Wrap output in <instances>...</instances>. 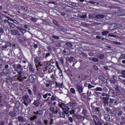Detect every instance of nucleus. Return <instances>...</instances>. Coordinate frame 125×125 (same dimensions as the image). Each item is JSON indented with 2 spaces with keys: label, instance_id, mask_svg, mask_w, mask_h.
Returning a JSON list of instances; mask_svg holds the SVG:
<instances>
[{
  "label": "nucleus",
  "instance_id": "nucleus-1",
  "mask_svg": "<svg viewBox=\"0 0 125 125\" xmlns=\"http://www.w3.org/2000/svg\"><path fill=\"white\" fill-rule=\"evenodd\" d=\"M13 68L15 69V71H17V73L19 74L20 77L23 76L24 72L22 70V66L21 64L18 63L17 64H14Z\"/></svg>",
  "mask_w": 125,
  "mask_h": 125
},
{
  "label": "nucleus",
  "instance_id": "nucleus-2",
  "mask_svg": "<svg viewBox=\"0 0 125 125\" xmlns=\"http://www.w3.org/2000/svg\"><path fill=\"white\" fill-rule=\"evenodd\" d=\"M34 63L37 70H39V69H40V67L42 66V61L41 60V58H40L39 57H36V58H35Z\"/></svg>",
  "mask_w": 125,
  "mask_h": 125
},
{
  "label": "nucleus",
  "instance_id": "nucleus-3",
  "mask_svg": "<svg viewBox=\"0 0 125 125\" xmlns=\"http://www.w3.org/2000/svg\"><path fill=\"white\" fill-rule=\"evenodd\" d=\"M92 118L93 119L94 123L93 125H103V123L99 120L98 116L96 115H93Z\"/></svg>",
  "mask_w": 125,
  "mask_h": 125
},
{
  "label": "nucleus",
  "instance_id": "nucleus-4",
  "mask_svg": "<svg viewBox=\"0 0 125 125\" xmlns=\"http://www.w3.org/2000/svg\"><path fill=\"white\" fill-rule=\"evenodd\" d=\"M101 99L103 104H104V107L109 105V100H110L109 97H103L101 98Z\"/></svg>",
  "mask_w": 125,
  "mask_h": 125
},
{
  "label": "nucleus",
  "instance_id": "nucleus-5",
  "mask_svg": "<svg viewBox=\"0 0 125 125\" xmlns=\"http://www.w3.org/2000/svg\"><path fill=\"white\" fill-rule=\"evenodd\" d=\"M60 107L62 109L63 112L65 113L66 115H68L69 114V110L70 108L68 106H66L64 104H60Z\"/></svg>",
  "mask_w": 125,
  "mask_h": 125
},
{
  "label": "nucleus",
  "instance_id": "nucleus-6",
  "mask_svg": "<svg viewBox=\"0 0 125 125\" xmlns=\"http://www.w3.org/2000/svg\"><path fill=\"white\" fill-rule=\"evenodd\" d=\"M36 75L35 74H31L29 76V80L32 83H34L36 82Z\"/></svg>",
  "mask_w": 125,
  "mask_h": 125
},
{
  "label": "nucleus",
  "instance_id": "nucleus-7",
  "mask_svg": "<svg viewBox=\"0 0 125 125\" xmlns=\"http://www.w3.org/2000/svg\"><path fill=\"white\" fill-rule=\"evenodd\" d=\"M78 92L80 93H83V87L80 85H77L76 86Z\"/></svg>",
  "mask_w": 125,
  "mask_h": 125
},
{
  "label": "nucleus",
  "instance_id": "nucleus-8",
  "mask_svg": "<svg viewBox=\"0 0 125 125\" xmlns=\"http://www.w3.org/2000/svg\"><path fill=\"white\" fill-rule=\"evenodd\" d=\"M11 33L14 36H18V37H20V36H21V34L17 30L13 29L11 31Z\"/></svg>",
  "mask_w": 125,
  "mask_h": 125
},
{
  "label": "nucleus",
  "instance_id": "nucleus-9",
  "mask_svg": "<svg viewBox=\"0 0 125 125\" xmlns=\"http://www.w3.org/2000/svg\"><path fill=\"white\" fill-rule=\"evenodd\" d=\"M29 99V95H25L22 96V100H23V104L24 105L27 106L28 105L27 103H26V101H28Z\"/></svg>",
  "mask_w": 125,
  "mask_h": 125
},
{
  "label": "nucleus",
  "instance_id": "nucleus-10",
  "mask_svg": "<svg viewBox=\"0 0 125 125\" xmlns=\"http://www.w3.org/2000/svg\"><path fill=\"white\" fill-rule=\"evenodd\" d=\"M108 94L109 96H111V97H114L115 95V91L112 89H109Z\"/></svg>",
  "mask_w": 125,
  "mask_h": 125
},
{
  "label": "nucleus",
  "instance_id": "nucleus-11",
  "mask_svg": "<svg viewBox=\"0 0 125 125\" xmlns=\"http://www.w3.org/2000/svg\"><path fill=\"white\" fill-rule=\"evenodd\" d=\"M5 17H6V18H7L8 20H9V21H12V22H13V23H15V24H16L17 25L19 24V22L17 21L13 20L9 17L6 16H5Z\"/></svg>",
  "mask_w": 125,
  "mask_h": 125
},
{
  "label": "nucleus",
  "instance_id": "nucleus-12",
  "mask_svg": "<svg viewBox=\"0 0 125 125\" xmlns=\"http://www.w3.org/2000/svg\"><path fill=\"white\" fill-rule=\"evenodd\" d=\"M55 87L56 88H58V87L59 88H62V87H63V83H59L56 82Z\"/></svg>",
  "mask_w": 125,
  "mask_h": 125
},
{
  "label": "nucleus",
  "instance_id": "nucleus-13",
  "mask_svg": "<svg viewBox=\"0 0 125 125\" xmlns=\"http://www.w3.org/2000/svg\"><path fill=\"white\" fill-rule=\"evenodd\" d=\"M29 71L30 73H32V74H34L35 73V68H34V66L32 64H29Z\"/></svg>",
  "mask_w": 125,
  "mask_h": 125
},
{
  "label": "nucleus",
  "instance_id": "nucleus-14",
  "mask_svg": "<svg viewBox=\"0 0 125 125\" xmlns=\"http://www.w3.org/2000/svg\"><path fill=\"white\" fill-rule=\"evenodd\" d=\"M58 114H59L61 118H65V112H62L61 111H58Z\"/></svg>",
  "mask_w": 125,
  "mask_h": 125
},
{
  "label": "nucleus",
  "instance_id": "nucleus-15",
  "mask_svg": "<svg viewBox=\"0 0 125 125\" xmlns=\"http://www.w3.org/2000/svg\"><path fill=\"white\" fill-rule=\"evenodd\" d=\"M34 114L35 115H39L40 116H42L43 114V111L42 110H39L37 111V112H34Z\"/></svg>",
  "mask_w": 125,
  "mask_h": 125
},
{
  "label": "nucleus",
  "instance_id": "nucleus-16",
  "mask_svg": "<svg viewBox=\"0 0 125 125\" xmlns=\"http://www.w3.org/2000/svg\"><path fill=\"white\" fill-rule=\"evenodd\" d=\"M65 10L66 12H69L70 11H72L73 10V7L68 6L65 7Z\"/></svg>",
  "mask_w": 125,
  "mask_h": 125
},
{
  "label": "nucleus",
  "instance_id": "nucleus-17",
  "mask_svg": "<svg viewBox=\"0 0 125 125\" xmlns=\"http://www.w3.org/2000/svg\"><path fill=\"white\" fill-rule=\"evenodd\" d=\"M104 118L106 122H109V121L111 120V118H110V115L108 114H104Z\"/></svg>",
  "mask_w": 125,
  "mask_h": 125
},
{
  "label": "nucleus",
  "instance_id": "nucleus-18",
  "mask_svg": "<svg viewBox=\"0 0 125 125\" xmlns=\"http://www.w3.org/2000/svg\"><path fill=\"white\" fill-rule=\"evenodd\" d=\"M50 111L53 113L54 114H58V111L57 110H55L54 107H52L49 108Z\"/></svg>",
  "mask_w": 125,
  "mask_h": 125
},
{
  "label": "nucleus",
  "instance_id": "nucleus-19",
  "mask_svg": "<svg viewBox=\"0 0 125 125\" xmlns=\"http://www.w3.org/2000/svg\"><path fill=\"white\" fill-rule=\"evenodd\" d=\"M33 104L34 106H36V107H39V106H40V104H41V103H40V101L36 100V101H34Z\"/></svg>",
  "mask_w": 125,
  "mask_h": 125
},
{
  "label": "nucleus",
  "instance_id": "nucleus-20",
  "mask_svg": "<svg viewBox=\"0 0 125 125\" xmlns=\"http://www.w3.org/2000/svg\"><path fill=\"white\" fill-rule=\"evenodd\" d=\"M87 79H88V75L86 74L82 75V79L83 81H85V80H87Z\"/></svg>",
  "mask_w": 125,
  "mask_h": 125
},
{
  "label": "nucleus",
  "instance_id": "nucleus-21",
  "mask_svg": "<svg viewBox=\"0 0 125 125\" xmlns=\"http://www.w3.org/2000/svg\"><path fill=\"white\" fill-rule=\"evenodd\" d=\"M104 17H105V16L103 14H100L96 16V18L97 19H101V18H104Z\"/></svg>",
  "mask_w": 125,
  "mask_h": 125
},
{
  "label": "nucleus",
  "instance_id": "nucleus-22",
  "mask_svg": "<svg viewBox=\"0 0 125 125\" xmlns=\"http://www.w3.org/2000/svg\"><path fill=\"white\" fill-rule=\"evenodd\" d=\"M99 79L100 80H101V81H102L104 83L107 82V80L105 79V78L104 77L102 76H100L99 77Z\"/></svg>",
  "mask_w": 125,
  "mask_h": 125
},
{
  "label": "nucleus",
  "instance_id": "nucleus-23",
  "mask_svg": "<svg viewBox=\"0 0 125 125\" xmlns=\"http://www.w3.org/2000/svg\"><path fill=\"white\" fill-rule=\"evenodd\" d=\"M18 29L20 30V31H21V32L22 33V34H25V33H26V29L23 28V27H19L18 28Z\"/></svg>",
  "mask_w": 125,
  "mask_h": 125
},
{
  "label": "nucleus",
  "instance_id": "nucleus-24",
  "mask_svg": "<svg viewBox=\"0 0 125 125\" xmlns=\"http://www.w3.org/2000/svg\"><path fill=\"white\" fill-rule=\"evenodd\" d=\"M9 115L10 117H14L15 116H16V113L14 112V111H10Z\"/></svg>",
  "mask_w": 125,
  "mask_h": 125
},
{
  "label": "nucleus",
  "instance_id": "nucleus-25",
  "mask_svg": "<svg viewBox=\"0 0 125 125\" xmlns=\"http://www.w3.org/2000/svg\"><path fill=\"white\" fill-rule=\"evenodd\" d=\"M95 110V114L96 115H98V116H100V115H101V114H100V112L99 111V109L98 108V107H96Z\"/></svg>",
  "mask_w": 125,
  "mask_h": 125
},
{
  "label": "nucleus",
  "instance_id": "nucleus-26",
  "mask_svg": "<svg viewBox=\"0 0 125 125\" xmlns=\"http://www.w3.org/2000/svg\"><path fill=\"white\" fill-rule=\"evenodd\" d=\"M51 100H52V101H57V100H59V99L54 96H52L51 97Z\"/></svg>",
  "mask_w": 125,
  "mask_h": 125
},
{
  "label": "nucleus",
  "instance_id": "nucleus-27",
  "mask_svg": "<svg viewBox=\"0 0 125 125\" xmlns=\"http://www.w3.org/2000/svg\"><path fill=\"white\" fill-rule=\"evenodd\" d=\"M75 117L77 120H82V119L83 118V117L82 115H80L79 114L75 115Z\"/></svg>",
  "mask_w": 125,
  "mask_h": 125
},
{
  "label": "nucleus",
  "instance_id": "nucleus-28",
  "mask_svg": "<svg viewBox=\"0 0 125 125\" xmlns=\"http://www.w3.org/2000/svg\"><path fill=\"white\" fill-rule=\"evenodd\" d=\"M7 47H8V44H5V45L1 46V48L2 50H4L5 49H6Z\"/></svg>",
  "mask_w": 125,
  "mask_h": 125
},
{
  "label": "nucleus",
  "instance_id": "nucleus-29",
  "mask_svg": "<svg viewBox=\"0 0 125 125\" xmlns=\"http://www.w3.org/2000/svg\"><path fill=\"white\" fill-rule=\"evenodd\" d=\"M21 8L23 11H28V7L24 6H22L21 7Z\"/></svg>",
  "mask_w": 125,
  "mask_h": 125
},
{
  "label": "nucleus",
  "instance_id": "nucleus-30",
  "mask_svg": "<svg viewBox=\"0 0 125 125\" xmlns=\"http://www.w3.org/2000/svg\"><path fill=\"white\" fill-rule=\"evenodd\" d=\"M70 92L72 93V94H76V90L73 87L70 88Z\"/></svg>",
  "mask_w": 125,
  "mask_h": 125
},
{
  "label": "nucleus",
  "instance_id": "nucleus-31",
  "mask_svg": "<svg viewBox=\"0 0 125 125\" xmlns=\"http://www.w3.org/2000/svg\"><path fill=\"white\" fill-rule=\"evenodd\" d=\"M18 120L19 121V122H24V118H23V117L21 116L18 117Z\"/></svg>",
  "mask_w": 125,
  "mask_h": 125
},
{
  "label": "nucleus",
  "instance_id": "nucleus-32",
  "mask_svg": "<svg viewBox=\"0 0 125 125\" xmlns=\"http://www.w3.org/2000/svg\"><path fill=\"white\" fill-rule=\"evenodd\" d=\"M95 90L96 91H102V90H103V89H102V88H101L100 87H97L95 89Z\"/></svg>",
  "mask_w": 125,
  "mask_h": 125
},
{
  "label": "nucleus",
  "instance_id": "nucleus-33",
  "mask_svg": "<svg viewBox=\"0 0 125 125\" xmlns=\"http://www.w3.org/2000/svg\"><path fill=\"white\" fill-rule=\"evenodd\" d=\"M9 25L10 26V28H15V24L11 22L9 23Z\"/></svg>",
  "mask_w": 125,
  "mask_h": 125
},
{
  "label": "nucleus",
  "instance_id": "nucleus-34",
  "mask_svg": "<svg viewBox=\"0 0 125 125\" xmlns=\"http://www.w3.org/2000/svg\"><path fill=\"white\" fill-rule=\"evenodd\" d=\"M67 50H68L67 49H64L63 50L64 55H69V52H67Z\"/></svg>",
  "mask_w": 125,
  "mask_h": 125
},
{
  "label": "nucleus",
  "instance_id": "nucleus-35",
  "mask_svg": "<svg viewBox=\"0 0 125 125\" xmlns=\"http://www.w3.org/2000/svg\"><path fill=\"white\" fill-rule=\"evenodd\" d=\"M65 45H67V46H69L70 47L73 46V44L70 42H66L65 43Z\"/></svg>",
  "mask_w": 125,
  "mask_h": 125
},
{
  "label": "nucleus",
  "instance_id": "nucleus-36",
  "mask_svg": "<svg viewBox=\"0 0 125 125\" xmlns=\"http://www.w3.org/2000/svg\"><path fill=\"white\" fill-rule=\"evenodd\" d=\"M82 114L83 115H84V116H85V115L87 114V111H86V109H85L84 108H83L82 111Z\"/></svg>",
  "mask_w": 125,
  "mask_h": 125
},
{
  "label": "nucleus",
  "instance_id": "nucleus-37",
  "mask_svg": "<svg viewBox=\"0 0 125 125\" xmlns=\"http://www.w3.org/2000/svg\"><path fill=\"white\" fill-rule=\"evenodd\" d=\"M53 22L54 24H55L56 25V26H59V22H58V21H57L56 20H53Z\"/></svg>",
  "mask_w": 125,
  "mask_h": 125
},
{
  "label": "nucleus",
  "instance_id": "nucleus-38",
  "mask_svg": "<svg viewBox=\"0 0 125 125\" xmlns=\"http://www.w3.org/2000/svg\"><path fill=\"white\" fill-rule=\"evenodd\" d=\"M30 20L31 21H33V22H37V21H38V19L32 17L30 19Z\"/></svg>",
  "mask_w": 125,
  "mask_h": 125
},
{
  "label": "nucleus",
  "instance_id": "nucleus-39",
  "mask_svg": "<svg viewBox=\"0 0 125 125\" xmlns=\"http://www.w3.org/2000/svg\"><path fill=\"white\" fill-rule=\"evenodd\" d=\"M102 96H103V97H109V95L105 93H103L102 94Z\"/></svg>",
  "mask_w": 125,
  "mask_h": 125
},
{
  "label": "nucleus",
  "instance_id": "nucleus-40",
  "mask_svg": "<svg viewBox=\"0 0 125 125\" xmlns=\"http://www.w3.org/2000/svg\"><path fill=\"white\" fill-rule=\"evenodd\" d=\"M50 56V53H46L45 55L43 57L44 58H47V57H49Z\"/></svg>",
  "mask_w": 125,
  "mask_h": 125
},
{
  "label": "nucleus",
  "instance_id": "nucleus-41",
  "mask_svg": "<svg viewBox=\"0 0 125 125\" xmlns=\"http://www.w3.org/2000/svg\"><path fill=\"white\" fill-rule=\"evenodd\" d=\"M109 32L108 31H103L102 33V36H106V35H108Z\"/></svg>",
  "mask_w": 125,
  "mask_h": 125
},
{
  "label": "nucleus",
  "instance_id": "nucleus-42",
  "mask_svg": "<svg viewBox=\"0 0 125 125\" xmlns=\"http://www.w3.org/2000/svg\"><path fill=\"white\" fill-rule=\"evenodd\" d=\"M37 118H38V116H37V115H34L33 117H31L30 120L31 121H35Z\"/></svg>",
  "mask_w": 125,
  "mask_h": 125
},
{
  "label": "nucleus",
  "instance_id": "nucleus-43",
  "mask_svg": "<svg viewBox=\"0 0 125 125\" xmlns=\"http://www.w3.org/2000/svg\"><path fill=\"white\" fill-rule=\"evenodd\" d=\"M119 59L120 60L125 59V54L121 55L119 57Z\"/></svg>",
  "mask_w": 125,
  "mask_h": 125
},
{
  "label": "nucleus",
  "instance_id": "nucleus-44",
  "mask_svg": "<svg viewBox=\"0 0 125 125\" xmlns=\"http://www.w3.org/2000/svg\"><path fill=\"white\" fill-rule=\"evenodd\" d=\"M47 49L48 51H49V52H52V48H51V47L47 46Z\"/></svg>",
  "mask_w": 125,
  "mask_h": 125
},
{
  "label": "nucleus",
  "instance_id": "nucleus-45",
  "mask_svg": "<svg viewBox=\"0 0 125 125\" xmlns=\"http://www.w3.org/2000/svg\"><path fill=\"white\" fill-rule=\"evenodd\" d=\"M52 38H53V39H55V40H59L60 39L59 37L57 36L56 35L52 36Z\"/></svg>",
  "mask_w": 125,
  "mask_h": 125
},
{
  "label": "nucleus",
  "instance_id": "nucleus-46",
  "mask_svg": "<svg viewBox=\"0 0 125 125\" xmlns=\"http://www.w3.org/2000/svg\"><path fill=\"white\" fill-rule=\"evenodd\" d=\"M56 65L57 66V68H58V69L59 70H61V68H60V66H59V64L58 63V62L56 61Z\"/></svg>",
  "mask_w": 125,
  "mask_h": 125
},
{
  "label": "nucleus",
  "instance_id": "nucleus-47",
  "mask_svg": "<svg viewBox=\"0 0 125 125\" xmlns=\"http://www.w3.org/2000/svg\"><path fill=\"white\" fill-rule=\"evenodd\" d=\"M89 16V18H90V19H93V18H94V15L92 14H90L88 15Z\"/></svg>",
  "mask_w": 125,
  "mask_h": 125
},
{
  "label": "nucleus",
  "instance_id": "nucleus-48",
  "mask_svg": "<svg viewBox=\"0 0 125 125\" xmlns=\"http://www.w3.org/2000/svg\"><path fill=\"white\" fill-rule=\"evenodd\" d=\"M60 61L61 64H64V60H63V57H61V58L60 59Z\"/></svg>",
  "mask_w": 125,
  "mask_h": 125
},
{
  "label": "nucleus",
  "instance_id": "nucleus-49",
  "mask_svg": "<svg viewBox=\"0 0 125 125\" xmlns=\"http://www.w3.org/2000/svg\"><path fill=\"white\" fill-rule=\"evenodd\" d=\"M92 87H94V85H92L90 83H89L88 85V88L90 89V88H92Z\"/></svg>",
  "mask_w": 125,
  "mask_h": 125
},
{
  "label": "nucleus",
  "instance_id": "nucleus-50",
  "mask_svg": "<svg viewBox=\"0 0 125 125\" xmlns=\"http://www.w3.org/2000/svg\"><path fill=\"white\" fill-rule=\"evenodd\" d=\"M86 17H87L86 14L83 15L82 16H81V18H82L83 19H86Z\"/></svg>",
  "mask_w": 125,
  "mask_h": 125
},
{
  "label": "nucleus",
  "instance_id": "nucleus-51",
  "mask_svg": "<svg viewBox=\"0 0 125 125\" xmlns=\"http://www.w3.org/2000/svg\"><path fill=\"white\" fill-rule=\"evenodd\" d=\"M73 60H74V57H70L68 59L69 62H72Z\"/></svg>",
  "mask_w": 125,
  "mask_h": 125
},
{
  "label": "nucleus",
  "instance_id": "nucleus-52",
  "mask_svg": "<svg viewBox=\"0 0 125 125\" xmlns=\"http://www.w3.org/2000/svg\"><path fill=\"white\" fill-rule=\"evenodd\" d=\"M9 20H5L4 21V22H5L6 24H8V25H9L10 21H8Z\"/></svg>",
  "mask_w": 125,
  "mask_h": 125
},
{
  "label": "nucleus",
  "instance_id": "nucleus-53",
  "mask_svg": "<svg viewBox=\"0 0 125 125\" xmlns=\"http://www.w3.org/2000/svg\"><path fill=\"white\" fill-rule=\"evenodd\" d=\"M42 93L41 92L38 93V96L39 98H40V99H42Z\"/></svg>",
  "mask_w": 125,
  "mask_h": 125
},
{
  "label": "nucleus",
  "instance_id": "nucleus-54",
  "mask_svg": "<svg viewBox=\"0 0 125 125\" xmlns=\"http://www.w3.org/2000/svg\"><path fill=\"white\" fill-rule=\"evenodd\" d=\"M50 121L49 123L50 125H53V122H54V120H53V119L52 118H50Z\"/></svg>",
  "mask_w": 125,
  "mask_h": 125
},
{
  "label": "nucleus",
  "instance_id": "nucleus-55",
  "mask_svg": "<svg viewBox=\"0 0 125 125\" xmlns=\"http://www.w3.org/2000/svg\"><path fill=\"white\" fill-rule=\"evenodd\" d=\"M27 91L29 94H30V95H32V94H33V93L32 92V90H31V89H28Z\"/></svg>",
  "mask_w": 125,
  "mask_h": 125
},
{
  "label": "nucleus",
  "instance_id": "nucleus-56",
  "mask_svg": "<svg viewBox=\"0 0 125 125\" xmlns=\"http://www.w3.org/2000/svg\"><path fill=\"white\" fill-rule=\"evenodd\" d=\"M3 99V97L1 94H0V103H1V100Z\"/></svg>",
  "mask_w": 125,
  "mask_h": 125
},
{
  "label": "nucleus",
  "instance_id": "nucleus-57",
  "mask_svg": "<svg viewBox=\"0 0 125 125\" xmlns=\"http://www.w3.org/2000/svg\"><path fill=\"white\" fill-rule=\"evenodd\" d=\"M0 34H3V28H2V26L0 27Z\"/></svg>",
  "mask_w": 125,
  "mask_h": 125
},
{
  "label": "nucleus",
  "instance_id": "nucleus-58",
  "mask_svg": "<svg viewBox=\"0 0 125 125\" xmlns=\"http://www.w3.org/2000/svg\"><path fill=\"white\" fill-rule=\"evenodd\" d=\"M92 61H94V62H98V59L96 58H93L92 59Z\"/></svg>",
  "mask_w": 125,
  "mask_h": 125
},
{
  "label": "nucleus",
  "instance_id": "nucleus-59",
  "mask_svg": "<svg viewBox=\"0 0 125 125\" xmlns=\"http://www.w3.org/2000/svg\"><path fill=\"white\" fill-rule=\"evenodd\" d=\"M103 90H104V91H105V92H108V88H107V87H104Z\"/></svg>",
  "mask_w": 125,
  "mask_h": 125
},
{
  "label": "nucleus",
  "instance_id": "nucleus-60",
  "mask_svg": "<svg viewBox=\"0 0 125 125\" xmlns=\"http://www.w3.org/2000/svg\"><path fill=\"white\" fill-rule=\"evenodd\" d=\"M68 120H69V121L70 123H73V118H72V117H69Z\"/></svg>",
  "mask_w": 125,
  "mask_h": 125
},
{
  "label": "nucleus",
  "instance_id": "nucleus-61",
  "mask_svg": "<svg viewBox=\"0 0 125 125\" xmlns=\"http://www.w3.org/2000/svg\"><path fill=\"white\" fill-rule=\"evenodd\" d=\"M33 91L34 92H37V86L36 85L33 86Z\"/></svg>",
  "mask_w": 125,
  "mask_h": 125
},
{
  "label": "nucleus",
  "instance_id": "nucleus-62",
  "mask_svg": "<svg viewBox=\"0 0 125 125\" xmlns=\"http://www.w3.org/2000/svg\"><path fill=\"white\" fill-rule=\"evenodd\" d=\"M74 112H75V110H71L69 111V114L70 115H73V114H74Z\"/></svg>",
  "mask_w": 125,
  "mask_h": 125
},
{
  "label": "nucleus",
  "instance_id": "nucleus-63",
  "mask_svg": "<svg viewBox=\"0 0 125 125\" xmlns=\"http://www.w3.org/2000/svg\"><path fill=\"white\" fill-rule=\"evenodd\" d=\"M43 98H44V99H46V98H47V93L43 95Z\"/></svg>",
  "mask_w": 125,
  "mask_h": 125
},
{
  "label": "nucleus",
  "instance_id": "nucleus-64",
  "mask_svg": "<svg viewBox=\"0 0 125 125\" xmlns=\"http://www.w3.org/2000/svg\"><path fill=\"white\" fill-rule=\"evenodd\" d=\"M93 68L94 69H95V70H96V71H97V70H98V67L96 66V65H94Z\"/></svg>",
  "mask_w": 125,
  "mask_h": 125
}]
</instances>
